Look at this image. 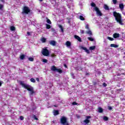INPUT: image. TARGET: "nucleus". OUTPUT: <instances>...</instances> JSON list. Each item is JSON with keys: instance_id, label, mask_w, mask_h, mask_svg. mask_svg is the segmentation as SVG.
I'll use <instances>...</instances> for the list:
<instances>
[{"instance_id": "obj_13", "label": "nucleus", "mask_w": 125, "mask_h": 125, "mask_svg": "<svg viewBox=\"0 0 125 125\" xmlns=\"http://www.w3.org/2000/svg\"><path fill=\"white\" fill-rule=\"evenodd\" d=\"M82 48L83 50H85V52H86V53H89V50L88 49H86V47H82Z\"/></svg>"}, {"instance_id": "obj_9", "label": "nucleus", "mask_w": 125, "mask_h": 125, "mask_svg": "<svg viewBox=\"0 0 125 125\" xmlns=\"http://www.w3.org/2000/svg\"><path fill=\"white\" fill-rule=\"evenodd\" d=\"M114 39H117V38H120V34L119 33H115L113 35Z\"/></svg>"}, {"instance_id": "obj_23", "label": "nucleus", "mask_w": 125, "mask_h": 125, "mask_svg": "<svg viewBox=\"0 0 125 125\" xmlns=\"http://www.w3.org/2000/svg\"><path fill=\"white\" fill-rule=\"evenodd\" d=\"M89 49L90 50H94V49H95V46L90 47Z\"/></svg>"}, {"instance_id": "obj_47", "label": "nucleus", "mask_w": 125, "mask_h": 125, "mask_svg": "<svg viewBox=\"0 0 125 125\" xmlns=\"http://www.w3.org/2000/svg\"><path fill=\"white\" fill-rule=\"evenodd\" d=\"M112 107L111 106H110V110L111 111V110H112Z\"/></svg>"}, {"instance_id": "obj_11", "label": "nucleus", "mask_w": 125, "mask_h": 125, "mask_svg": "<svg viewBox=\"0 0 125 125\" xmlns=\"http://www.w3.org/2000/svg\"><path fill=\"white\" fill-rule=\"evenodd\" d=\"M74 38L76 40H78L79 42H82V39H81V37L78 36V35H75Z\"/></svg>"}, {"instance_id": "obj_5", "label": "nucleus", "mask_w": 125, "mask_h": 125, "mask_svg": "<svg viewBox=\"0 0 125 125\" xmlns=\"http://www.w3.org/2000/svg\"><path fill=\"white\" fill-rule=\"evenodd\" d=\"M89 119H91V116L86 117V119H85L83 122L84 125H88V124H89V123L90 122V120H89Z\"/></svg>"}, {"instance_id": "obj_36", "label": "nucleus", "mask_w": 125, "mask_h": 125, "mask_svg": "<svg viewBox=\"0 0 125 125\" xmlns=\"http://www.w3.org/2000/svg\"><path fill=\"white\" fill-rule=\"evenodd\" d=\"M72 105H78V103H77L76 102H74L72 103Z\"/></svg>"}, {"instance_id": "obj_2", "label": "nucleus", "mask_w": 125, "mask_h": 125, "mask_svg": "<svg viewBox=\"0 0 125 125\" xmlns=\"http://www.w3.org/2000/svg\"><path fill=\"white\" fill-rule=\"evenodd\" d=\"M113 16L117 23H119L120 25H124L123 20H122V15L121 14L117 13V12H113Z\"/></svg>"}, {"instance_id": "obj_35", "label": "nucleus", "mask_w": 125, "mask_h": 125, "mask_svg": "<svg viewBox=\"0 0 125 125\" xmlns=\"http://www.w3.org/2000/svg\"><path fill=\"white\" fill-rule=\"evenodd\" d=\"M59 28H60L62 32H63V28L62 27V25H59Z\"/></svg>"}, {"instance_id": "obj_52", "label": "nucleus", "mask_w": 125, "mask_h": 125, "mask_svg": "<svg viewBox=\"0 0 125 125\" xmlns=\"http://www.w3.org/2000/svg\"><path fill=\"white\" fill-rule=\"evenodd\" d=\"M40 1H42V0H39Z\"/></svg>"}, {"instance_id": "obj_50", "label": "nucleus", "mask_w": 125, "mask_h": 125, "mask_svg": "<svg viewBox=\"0 0 125 125\" xmlns=\"http://www.w3.org/2000/svg\"><path fill=\"white\" fill-rule=\"evenodd\" d=\"M0 86H1V83L0 82Z\"/></svg>"}, {"instance_id": "obj_3", "label": "nucleus", "mask_w": 125, "mask_h": 125, "mask_svg": "<svg viewBox=\"0 0 125 125\" xmlns=\"http://www.w3.org/2000/svg\"><path fill=\"white\" fill-rule=\"evenodd\" d=\"M91 6L94 7L95 11L96 12L97 15H98V16H102V13H101V12L100 11L98 7H97V6H96L95 3H91Z\"/></svg>"}, {"instance_id": "obj_29", "label": "nucleus", "mask_w": 125, "mask_h": 125, "mask_svg": "<svg viewBox=\"0 0 125 125\" xmlns=\"http://www.w3.org/2000/svg\"><path fill=\"white\" fill-rule=\"evenodd\" d=\"M113 4H117L118 1L117 0H112Z\"/></svg>"}, {"instance_id": "obj_18", "label": "nucleus", "mask_w": 125, "mask_h": 125, "mask_svg": "<svg viewBox=\"0 0 125 125\" xmlns=\"http://www.w3.org/2000/svg\"><path fill=\"white\" fill-rule=\"evenodd\" d=\"M98 112H99V113H102V112H103V109L101 107H99L98 109Z\"/></svg>"}, {"instance_id": "obj_53", "label": "nucleus", "mask_w": 125, "mask_h": 125, "mask_svg": "<svg viewBox=\"0 0 125 125\" xmlns=\"http://www.w3.org/2000/svg\"><path fill=\"white\" fill-rule=\"evenodd\" d=\"M77 118H80V117H79V116H77Z\"/></svg>"}, {"instance_id": "obj_38", "label": "nucleus", "mask_w": 125, "mask_h": 125, "mask_svg": "<svg viewBox=\"0 0 125 125\" xmlns=\"http://www.w3.org/2000/svg\"><path fill=\"white\" fill-rule=\"evenodd\" d=\"M85 29H87L88 30H89V28L88 27V25L87 24L85 26Z\"/></svg>"}, {"instance_id": "obj_48", "label": "nucleus", "mask_w": 125, "mask_h": 125, "mask_svg": "<svg viewBox=\"0 0 125 125\" xmlns=\"http://www.w3.org/2000/svg\"><path fill=\"white\" fill-rule=\"evenodd\" d=\"M108 40H110V37H107Z\"/></svg>"}, {"instance_id": "obj_16", "label": "nucleus", "mask_w": 125, "mask_h": 125, "mask_svg": "<svg viewBox=\"0 0 125 125\" xmlns=\"http://www.w3.org/2000/svg\"><path fill=\"white\" fill-rule=\"evenodd\" d=\"M124 7H125L124 4L121 3L119 4V8L120 9H121V10L124 9Z\"/></svg>"}, {"instance_id": "obj_46", "label": "nucleus", "mask_w": 125, "mask_h": 125, "mask_svg": "<svg viewBox=\"0 0 125 125\" xmlns=\"http://www.w3.org/2000/svg\"><path fill=\"white\" fill-rule=\"evenodd\" d=\"M64 66L65 68H67V65H66V64H64Z\"/></svg>"}, {"instance_id": "obj_51", "label": "nucleus", "mask_w": 125, "mask_h": 125, "mask_svg": "<svg viewBox=\"0 0 125 125\" xmlns=\"http://www.w3.org/2000/svg\"><path fill=\"white\" fill-rule=\"evenodd\" d=\"M54 107H57V105H54Z\"/></svg>"}, {"instance_id": "obj_21", "label": "nucleus", "mask_w": 125, "mask_h": 125, "mask_svg": "<svg viewBox=\"0 0 125 125\" xmlns=\"http://www.w3.org/2000/svg\"><path fill=\"white\" fill-rule=\"evenodd\" d=\"M88 40H89V41L90 42H93L94 41V39L92 37H88Z\"/></svg>"}, {"instance_id": "obj_1", "label": "nucleus", "mask_w": 125, "mask_h": 125, "mask_svg": "<svg viewBox=\"0 0 125 125\" xmlns=\"http://www.w3.org/2000/svg\"><path fill=\"white\" fill-rule=\"evenodd\" d=\"M20 84L22 87L28 90L30 96H32V95H34V94L36 93V92H35V90H34V87H32V86L25 83L22 81H21Z\"/></svg>"}, {"instance_id": "obj_14", "label": "nucleus", "mask_w": 125, "mask_h": 125, "mask_svg": "<svg viewBox=\"0 0 125 125\" xmlns=\"http://www.w3.org/2000/svg\"><path fill=\"white\" fill-rule=\"evenodd\" d=\"M86 33L89 36H92V32H91V31L90 30H89L88 31H86Z\"/></svg>"}, {"instance_id": "obj_12", "label": "nucleus", "mask_w": 125, "mask_h": 125, "mask_svg": "<svg viewBox=\"0 0 125 125\" xmlns=\"http://www.w3.org/2000/svg\"><path fill=\"white\" fill-rule=\"evenodd\" d=\"M110 46L111 47H114V48H117L119 47V45H117L115 44H111Z\"/></svg>"}, {"instance_id": "obj_25", "label": "nucleus", "mask_w": 125, "mask_h": 125, "mask_svg": "<svg viewBox=\"0 0 125 125\" xmlns=\"http://www.w3.org/2000/svg\"><path fill=\"white\" fill-rule=\"evenodd\" d=\"M30 82H31V83H36V80L34 78H31L30 79Z\"/></svg>"}, {"instance_id": "obj_54", "label": "nucleus", "mask_w": 125, "mask_h": 125, "mask_svg": "<svg viewBox=\"0 0 125 125\" xmlns=\"http://www.w3.org/2000/svg\"><path fill=\"white\" fill-rule=\"evenodd\" d=\"M86 75H88V73H87Z\"/></svg>"}, {"instance_id": "obj_44", "label": "nucleus", "mask_w": 125, "mask_h": 125, "mask_svg": "<svg viewBox=\"0 0 125 125\" xmlns=\"http://www.w3.org/2000/svg\"><path fill=\"white\" fill-rule=\"evenodd\" d=\"M121 90H122V89H120L117 90V91H119L118 92H120V91H121Z\"/></svg>"}, {"instance_id": "obj_26", "label": "nucleus", "mask_w": 125, "mask_h": 125, "mask_svg": "<svg viewBox=\"0 0 125 125\" xmlns=\"http://www.w3.org/2000/svg\"><path fill=\"white\" fill-rule=\"evenodd\" d=\"M11 31H15V27L14 26H11L10 27Z\"/></svg>"}, {"instance_id": "obj_49", "label": "nucleus", "mask_w": 125, "mask_h": 125, "mask_svg": "<svg viewBox=\"0 0 125 125\" xmlns=\"http://www.w3.org/2000/svg\"><path fill=\"white\" fill-rule=\"evenodd\" d=\"M108 110H110V106H108Z\"/></svg>"}, {"instance_id": "obj_37", "label": "nucleus", "mask_w": 125, "mask_h": 125, "mask_svg": "<svg viewBox=\"0 0 125 125\" xmlns=\"http://www.w3.org/2000/svg\"><path fill=\"white\" fill-rule=\"evenodd\" d=\"M20 120H21V121H23V120H24V117H23V116H21L20 117Z\"/></svg>"}, {"instance_id": "obj_27", "label": "nucleus", "mask_w": 125, "mask_h": 125, "mask_svg": "<svg viewBox=\"0 0 125 125\" xmlns=\"http://www.w3.org/2000/svg\"><path fill=\"white\" fill-rule=\"evenodd\" d=\"M46 29H50L51 28L50 25L46 24Z\"/></svg>"}, {"instance_id": "obj_17", "label": "nucleus", "mask_w": 125, "mask_h": 125, "mask_svg": "<svg viewBox=\"0 0 125 125\" xmlns=\"http://www.w3.org/2000/svg\"><path fill=\"white\" fill-rule=\"evenodd\" d=\"M66 45L68 47L71 46V42H69V41H67V42H66Z\"/></svg>"}, {"instance_id": "obj_7", "label": "nucleus", "mask_w": 125, "mask_h": 125, "mask_svg": "<svg viewBox=\"0 0 125 125\" xmlns=\"http://www.w3.org/2000/svg\"><path fill=\"white\" fill-rule=\"evenodd\" d=\"M42 54L44 56H48L49 55V52L47 49H43L42 51Z\"/></svg>"}, {"instance_id": "obj_6", "label": "nucleus", "mask_w": 125, "mask_h": 125, "mask_svg": "<svg viewBox=\"0 0 125 125\" xmlns=\"http://www.w3.org/2000/svg\"><path fill=\"white\" fill-rule=\"evenodd\" d=\"M61 123L62 125H68V122H67V118L65 117H62L61 119Z\"/></svg>"}, {"instance_id": "obj_31", "label": "nucleus", "mask_w": 125, "mask_h": 125, "mask_svg": "<svg viewBox=\"0 0 125 125\" xmlns=\"http://www.w3.org/2000/svg\"><path fill=\"white\" fill-rule=\"evenodd\" d=\"M42 62H43L44 63H47V60L44 59L43 60H42Z\"/></svg>"}, {"instance_id": "obj_43", "label": "nucleus", "mask_w": 125, "mask_h": 125, "mask_svg": "<svg viewBox=\"0 0 125 125\" xmlns=\"http://www.w3.org/2000/svg\"><path fill=\"white\" fill-rule=\"evenodd\" d=\"M84 31L83 30H82L81 31V33H82V34H83V33H84Z\"/></svg>"}, {"instance_id": "obj_34", "label": "nucleus", "mask_w": 125, "mask_h": 125, "mask_svg": "<svg viewBox=\"0 0 125 125\" xmlns=\"http://www.w3.org/2000/svg\"><path fill=\"white\" fill-rule=\"evenodd\" d=\"M103 119L104 121H108V118L107 117H104Z\"/></svg>"}, {"instance_id": "obj_19", "label": "nucleus", "mask_w": 125, "mask_h": 125, "mask_svg": "<svg viewBox=\"0 0 125 125\" xmlns=\"http://www.w3.org/2000/svg\"><path fill=\"white\" fill-rule=\"evenodd\" d=\"M3 7H4L3 4L0 3V10H3Z\"/></svg>"}, {"instance_id": "obj_30", "label": "nucleus", "mask_w": 125, "mask_h": 125, "mask_svg": "<svg viewBox=\"0 0 125 125\" xmlns=\"http://www.w3.org/2000/svg\"><path fill=\"white\" fill-rule=\"evenodd\" d=\"M47 23H48V24H51V21H50V20L48 19H47V21H46Z\"/></svg>"}, {"instance_id": "obj_28", "label": "nucleus", "mask_w": 125, "mask_h": 125, "mask_svg": "<svg viewBox=\"0 0 125 125\" xmlns=\"http://www.w3.org/2000/svg\"><path fill=\"white\" fill-rule=\"evenodd\" d=\"M20 58L21 59V60H23V59H24V58H25V55H22L20 56Z\"/></svg>"}, {"instance_id": "obj_24", "label": "nucleus", "mask_w": 125, "mask_h": 125, "mask_svg": "<svg viewBox=\"0 0 125 125\" xmlns=\"http://www.w3.org/2000/svg\"><path fill=\"white\" fill-rule=\"evenodd\" d=\"M79 19H80V20H82V21H83V20H84V18H83V16H80L79 17Z\"/></svg>"}, {"instance_id": "obj_42", "label": "nucleus", "mask_w": 125, "mask_h": 125, "mask_svg": "<svg viewBox=\"0 0 125 125\" xmlns=\"http://www.w3.org/2000/svg\"><path fill=\"white\" fill-rule=\"evenodd\" d=\"M103 85H104V86H106L107 84H106L105 83H103Z\"/></svg>"}, {"instance_id": "obj_8", "label": "nucleus", "mask_w": 125, "mask_h": 125, "mask_svg": "<svg viewBox=\"0 0 125 125\" xmlns=\"http://www.w3.org/2000/svg\"><path fill=\"white\" fill-rule=\"evenodd\" d=\"M51 70L52 71H56L57 72H58V73H62V70L60 69H57L56 68V67L54 66H52L51 68Z\"/></svg>"}, {"instance_id": "obj_20", "label": "nucleus", "mask_w": 125, "mask_h": 125, "mask_svg": "<svg viewBox=\"0 0 125 125\" xmlns=\"http://www.w3.org/2000/svg\"><path fill=\"white\" fill-rule=\"evenodd\" d=\"M104 9H105V10H109V7H108V6H107V5L104 4Z\"/></svg>"}, {"instance_id": "obj_40", "label": "nucleus", "mask_w": 125, "mask_h": 125, "mask_svg": "<svg viewBox=\"0 0 125 125\" xmlns=\"http://www.w3.org/2000/svg\"><path fill=\"white\" fill-rule=\"evenodd\" d=\"M36 81H37V82H40V78H36Z\"/></svg>"}, {"instance_id": "obj_4", "label": "nucleus", "mask_w": 125, "mask_h": 125, "mask_svg": "<svg viewBox=\"0 0 125 125\" xmlns=\"http://www.w3.org/2000/svg\"><path fill=\"white\" fill-rule=\"evenodd\" d=\"M30 12V9L27 6H24L22 9V14H28Z\"/></svg>"}, {"instance_id": "obj_33", "label": "nucleus", "mask_w": 125, "mask_h": 125, "mask_svg": "<svg viewBox=\"0 0 125 125\" xmlns=\"http://www.w3.org/2000/svg\"><path fill=\"white\" fill-rule=\"evenodd\" d=\"M33 119H34V120H36V121H38V120H39L37 118V116L36 115H34L33 117Z\"/></svg>"}, {"instance_id": "obj_22", "label": "nucleus", "mask_w": 125, "mask_h": 125, "mask_svg": "<svg viewBox=\"0 0 125 125\" xmlns=\"http://www.w3.org/2000/svg\"><path fill=\"white\" fill-rule=\"evenodd\" d=\"M41 41L42 42H46V39L42 38L41 39Z\"/></svg>"}, {"instance_id": "obj_41", "label": "nucleus", "mask_w": 125, "mask_h": 125, "mask_svg": "<svg viewBox=\"0 0 125 125\" xmlns=\"http://www.w3.org/2000/svg\"><path fill=\"white\" fill-rule=\"evenodd\" d=\"M110 41H114V38L110 37Z\"/></svg>"}, {"instance_id": "obj_32", "label": "nucleus", "mask_w": 125, "mask_h": 125, "mask_svg": "<svg viewBox=\"0 0 125 125\" xmlns=\"http://www.w3.org/2000/svg\"><path fill=\"white\" fill-rule=\"evenodd\" d=\"M28 60L29 61H34V58H29Z\"/></svg>"}, {"instance_id": "obj_15", "label": "nucleus", "mask_w": 125, "mask_h": 125, "mask_svg": "<svg viewBox=\"0 0 125 125\" xmlns=\"http://www.w3.org/2000/svg\"><path fill=\"white\" fill-rule=\"evenodd\" d=\"M53 114H54V116H56L57 115H59V111H58V110H54L53 111Z\"/></svg>"}, {"instance_id": "obj_39", "label": "nucleus", "mask_w": 125, "mask_h": 125, "mask_svg": "<svg viewBox=\"0 0 125 125\" xmlns=\"http://www.w3.org/2000/svg\"><path fill=\"white\" fill-rule=\"evenodd\" d=\"M27 35H28V36H31V33H30L29 32H27Z\"/></svg>"}, {"instance_id": "obj_45", "label": "nucleus", "mask_w": 125, "mask_h": 125, "mask_svg": "<svg viewBox=\"0 0 125 125\" xmlns=\"http://www.w3.org/2000/svg\"><path fill=\"white\" fill-rule=\"evenodd\" d=\"M2 2H4V0H0Z\"/></svg>"}, {"instance_id": "obj_10", "label": "nucleus", "mask_w": 125, "mask_h": 125, "mask_svg": "<svg viewBox=\"0 0 125 125\" xmlns=\"http://www.w3.org/2000/svg\"><path fill=\"white\" fill-rule=\"evenodd\" d=\"M49 43L51 45H53V46H55V45H56V42L54 41H50Z\"/></svg>"}]
</instances>
